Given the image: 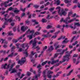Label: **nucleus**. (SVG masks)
<instances>
[{
  "instance_id": "55",
  "label": "nucleus",
  "mask_w": 80,
  "mask_h": 80,
  "mask_svg": "<svg viewBox=\"0 0 80 80\" xmlns=\"http://www.w3.org/2000/svg\"><path fill=\"white\" fill-rule=\"evenodd\" d=\"M31 72H27V75L28 76H30V75H31Z\"/></svg>"
},
{
  "instance_id": "57",
  "label": "nucleus",
  "mask_w": 80,
  "mask_h": 80,
  "mask_svg": "<svg viewBox=\"0 0 80 80\" xmlns=\"http://www.w3.org/2000/svg\"><path fill=\"white\" fill-rule=\"evenodd\" d=\"M55 31V29H53L50 31L49 32L51 33H53V32H54Z\"/></svg>"
},
{
  "instance_id": "64",
  "label": "nucleus",
  "mask_w": 80,
  "mask_h": 80,
  "mask_svg": "<svg viewBox=\"0 0 80 80\" xmlns=\"http://www.w3.org/2000/svg\"><path fill=\"white\" fill-rule=\"evenodd\" d=\"M13 9V8H12V7H10L8 9V10H9L10 11L12 10Z\"/></svg>"
},
{
  "instance_id": "30",
  "label": "nucleus",
  "mask_w": 80,
  "mask_h": 80,
  "mask_svg": "<svg viewBox=\"0 0 80 80\" xmlns=\"http://www.w3.org/2000/svg\"><path fill=\"white\" fill-rule=\"evenodd\" d=\"M47 61H46L44 62H42V66H43V65H46V64H47Z\"/></svg>"
},
{
  "instance_id": "1",
  "label": "nucleus",
  "mask_w": 80,
  "mask_h": 80,
  "mask_svg": "<svg viewBox=\"0 0 80 80\" xmlns=\"http://www.w3.org/2000/svg\"><path fill=\"white\" fill-rule=\"evenodd\" d=\"M70 55V54H66L65 56H64V58L62 59V61H61L59 62V63H57L56 64L57 67H58L59 66V65L60 64H62V63H63V62H65L66 60H67V62H68V60H70V58H69V57Z\"/></svg>"
},
{
  "instance_id": "63",
  "label": "nucleus",
  "mask_w": 80,
  "mask_h": 80,
  "mask_svg": "<svg viewBox=\"0 0 80 80\" xmlns=\"http://www.w3.org/2000/svg\"><path fill=\"white\" fill-rule=\"evenodd\" d=\"M56 37H57V36H53L52 38H56Z\"/></svg>"
},
{
  "instance_id": "60",
  "label": "nucleus",
  "mask_w": 80,
  "mask_h": 80,
  "mask_svg": "<svg viewBox=\"0 0 80 80\" xmlns=\"http://www.w3.org/2000/svg\"><path fill=\"white\" fill-rule=\"evenodd\" d=\"M69 10V9L67 8H65L64 9V11L65 12H68Z\"/></svg>"
},
{
  "instance_id": "7",
  "label": "nucleus",
  "mask_w": 80,
  "mask_h": 80,
  "mask_svg": "<svg viewBox=\"0 0 80 80\" xmlns=\"http://www.w3.org/2000/svg\"><path fill=\"white\" fill-rule=\"evenodd\" d=\"M63 10H64L63 9H62L61 13L60 12V10H59V11H58V13H59L60 16H62V15H63V16H66V15H67V12Z\"/></svg>"
},
{
  "instance_id": "2",
  "label": "nucleus",
  "mask_w": 80,
  "mask_h": 80,
  "mask_svg": "<svg viewBox=\"0 0 80 80\" xmlns=\"http://www.w3.org/2000/svg\"><path fill=\"white\" fill-rule=\"evenodd\" d=\"M70 20V18L69 17H67L65 20H64V18H62L60 22H63L67 24V23H71V22H73V21L75 20V18H73L70 20Z\"/></svg>"
},
{
  "instance_id": "29",
  "label": "nucleus",
  "mask_w": 80,
  "mask_h": 80,
  "mask_svg": "<svg viewBox=\"0 0 80 80\" xmlns=\"http://www.w3.org/2000/svg\"><path fill=\"white\" fill-rule=\"evenodd\" d=\"M27 0H21L20 2H22L23 3H26Z\"/></svg>"
},
{
  "instance_id": "54",
  "label": "nucleus",
  "mask_w": 80,
  "mask_h": 80,
  "mask_svg": "<svg viewBox=\"0 0 80 80\" xmlns=\"http://www.w3.org/2000/svg\"><path fill=\"white\" fill-rule=\"evenodd\" d=\"M25 76V75L24 74H22L21 75V76L20 77V79H22V78H23V77Z\"/></svg>"
},
{
  "instance_id": "25",
  "label": "nucleus",
  "mask_w": 80,
  "mask_h": 80,
  "mask_svg": "<svg viewBox=\"0 0 80 80\" xmlns=\"http://www.w3.org/2000/svg\"><path fill=\"white\" fill-rule=\"evenodd\" d=\"M75 25H77V26H78V27H80V24L79 22H75L74 23Z\"/></svg>"
},
{
  "instance_id": "48",
  "label": "nucleus",
  "mask_w": 80,
  "mask_h": 80,
  "mask_svg": "<svg viewBox=\"0 0 80 80\" xmlns=\"http://www.w3.org/2000/svg\"><path fill=\"white\" fill-rule=\"evenodd\" d=\"M18 39H17V40L14 39L13 40V42L16 43L18 42Z\"/></svg>"
},
{
  "instance_id": "62",
  "label": "nucleus",
  "mask_w": 80,
  "mask_h": 80,
  "mask_svg": "<svg viewBox=\"0 0 80 80\" xmlns=\"http://www.w3.org/2000/svg\"><path fill=\"white\" fill-rule=\"evenodd\" d=\"M47 48V46H45L44 48H43V51H45Z\"/></svg>"
},
{
  "instance_id": "59",
  "label": "nucleus",
  "mask_w": 80,
  "mask_h": 80,
  "mask_svg": "<svg viewBox=\"0 0 80 80\" xmlns=\"http://www.w3.org/2000/svg\"><path fill=\"white\" fill-rule=\"evenodd\" d=\"M77 56H78V55L76 54H75L73 56V57H77Z\"/></svg>"
},
{
  "instance_id": "31",
  "label": "nucleus",
  "mask_w": 80,
  "mask_h": 80,
  "mask_svg": "<svg viewBox=\"0 0 80 80\" xmlns=\"http://www.w3.org/2000/svg\"><path fill=\"white\" fill-rule=\"evenodd\" d=\"M15 19H18L19 21H20L21 20V19H20V17L18 16H16L15 17Z\"/></svg>"
},
{
  "instance_id": "42",
  "label": "nucleus",
  "mask_w": 80,
  "mask_h": 80,
  "mask_svg": "<svg viewBox=\"0 0 80 80\" xmlns=\"http://www.w3.org/2000/svg\"><path fill=\"white\" fill-rule=\"evenodd\" d=\"M42 67V66H41V64H39L38 65L37 67V68H41V67Z\"/></svg>"
},
{
  "instance_id": "51",
  "label": "nucleus",
  "mask_w": 80,
  "mask_h": 80,
  "mask_svg": "<svg viewBox=\"0 0 80 80\" xmlns=\"http://www.w3.org/2000/svg\"><path fill=\"white\" fill-rule=\"evenodd\" d=\"M8 73V71H6L4 75H7Z\"/></svg>"
},
{
  "instance_id": "22",
  "label": "nucleus",
  "mask_w": 80,
  "mask_h": 80,
  "mask_svg": "<svg viewBox=\"0 0 80 80\" xmlns=\"http://www.w3.org/2000/svg\"><path fill=\"white\" fill-rule=\"evenodd\" d=\"M47 76L48 77V78H51L52 76L51 75H50L49 74L47 73Z\"/></svg>"
},
{
  "instance_id": "21",
  "label": "nucleus",
  "mask_w": 80,
  "mask_h": 80,
  "mask_svg": "<svg viewBox=\"0 0 80 80\" xmlns=\"http://www.w3.org/2000/svg\"><path fill=\"white\" fill-rule=\"evenodd\" d=\"M1 40L2 41V43H4H4H5L6 44H7V43H8V42L7 41L5 42V40H3V39H1Z\"/></svg>"
},
{
  "instance_id": "6",
  "label": "nucleus",
  "mask_w": 80,
  "mask_h": 80,
  "mask_svg": "<svg viewBox=\"0 0 80 80\" xmlns=\"http://www.w3.org/2000/svg\"><path fill=\"white\" fill-rule=\"evenodd\" d=\"M26 62V58L25 57L22 58L21 59V60H19L18 61V64H20L21 65H22L24 63Z\"/></svg>"
},
{
  "instance_id": "17",
  "label": "nucleus",
  "mask_w": 80,
  "mask_h": 80,
  "mask_svg": "<svg viewBox=\"0 0 80 80\" xmlns=\"http://www.w3.org/2000/svg\"><path fill=\"white\" fill-rule=\"evenodd\" d=\"M33 34L32 33L31 35H28V36H27V37H28V38H29V39L30 40L32 39V38H33V37H32V36H33Z\"/></svg>"
},
{
  "instance_id": "23",
  "label": "nucleus",
  "mask_w": 80,
  "mask_h": 80,
  "mask_svg": "<svg viewBox=\"0 0 80 80\" xmlns=\"http://www.w3.org/2000/svg\"><path fill=\"white\" fill-rule=\"evenodd\" d=\"M51 28H52V26L50 25H48L47 27L46 28L47 29H50Z\"/></svg>"
},
{
  "instance_id": "19",
  "label": "nucleus",
  "mask_w": 80,
  "mask_h": 80,
  "mask_svg": "<svg viewBox=\"0 0 80 80\" xmlns=\"http://www.w3.org/2000/svg\"><path fill=\"white\" fill-rule=\"evenodd\" d=\"M37 20H32V22H35V24H36V25H38V22H36Z\"/></svg>"
},
{
  "instance_id": "10",
  "label": "nucleus",
  "mask_w": 80,
  "mask_h": 80,
  "mask_svg": "<svg viewBox=\"0 0 80 80\" xmlns=\"http://www.w3.org/2000/svg\"><path fill=\"white\" fill-rule=\"evenodd\" d=\"M29 33H33H33H34V31L33 30H32L30 31V29H28V31H27V32H26V33L24 34H25L26 36V35H27V34Z\"/></svg>"
},
{
  "instance_id": "56",
  "label": "nucleus",
  "mask_w": 80,
  "mask_h": 80,
  "mask_svg": "<svg viewBox=\"0 0 80 80\" xmlns=\"http://www.w3.org/2000/svg\"><path fill=\"white\" fill-rule=\"evenodd\" d=\"M35 53H37L36 52L33 53V51L31 53V55H32V56L34 55Z\"/></svg>"
},
{
  "instance_id": "53",
  "label": "nucleus",
  "mask_w": 80,
  "mask_h": 80,
  "mask_svg": "<svg viewBox=\"0 0 80 80\" xmlns=\"http://www.w3.org/2000/svg\"><path fill=\"white\" fill-rule=\"evenodd\" d=\"M33 40H32L30 42L29 45H31L32 43L33 44Z\"/></svg>"
},
{
  "instance_id": "32",
  "label": "nucleus",
  "mask_w": 80,
  "mask_h": 80,
  "mask_svg": "<svg viewBox=\"0 0 80 80\" xmlns=\"http://www.w3.org/2000/svg\"><path fill=\"white\" fill-rule=\"evenodd\" d=\"M73 71V69L67 75V76H69V75H71V73H72Z\"/></svg>"
},
{
  "instance_id": "41",
  "label": "nucleus",
  "mask_w": 80,
  "mask_h": 80,
  "mask_svg": "<svg viewBox=\"0 0 80 80\" xmlns=\"http://www.w3.org/2000/svg\"><path fill=\"white\" fill-rule=\"evenodd\" d=\"M60 0H57V5H60Z\"/></svg>"
},
{
  "instance_id": "18",
  "label": "nucleus",
  "mask_w": 80,
  "mask_h": 80,
  "mask_svg": "<svg viewBox=\"0 0 80 80\" xmlns=\"http://www.w3.org/2000/svg\"><path fill=\"white\" fill-rule=\"evenodd\" d=\"M14 49H15V46H13L11 48V52H14V50H13Z\"/></svg>"
},
{
  "instance_id": "46",
  "label": "nucleus",
  "mask_w": 80,
  "mask_h": 80,
  "mask_svg": "<svg viewBox=\"0 0 80 80\" xmlns=\"http://www.w3.org/2000/svg\"><path fill=\"white\" fill-rule=\"evenodd\" d=\"M65 37H66V36H62L61 37V39H62V40H63L64 39H65Z\"/></svg>"
},
{
  "instance_id": "49",
  "label": "nucleus",
  "mask_w": 80,
  "mask_h": 80,
  "mask_svg": "<svg viewBox=\"0 0 80 80\" xmlns=\"http://www.w3.org/2000/svg\"><path fill=\"white\" fill-rule=\"evenodd\" d=\"M20 9L21 11H22V12H24L25 10V9H26V8H24V9H23L22 8H21Z\"/></svg>"
},
{
  "instance_id": "9",
  "label": "nucleus",
  "mask_w": 80,
  "mask_h": 80,
  "mask_svg": "<svg viewBox=\"0 0 80 80\" xmlns=\"http://www.w3.org/2000/svg\"><path fill=\"white\" fill-rule=\"evenodd\" d=\"M2 68H4V69H8L10 68V65H8L7 66V64H5V65H2Z\"/></svg>"
},
{
  "instance_id": "38",
  "label": "nucleus",
  "mask_w": 80,
  "mask_h": 80,
  "mask_svg": "<svg viewBox=\"0 0 80 80\" xmlns=\"http://www.w3.org/2000/svg\"><path fill=\"white\" fill-rule=\"evenodd\" d=\"M56 10H57V9H58V11H59V10L60 11V9H61V8H60V6H58V7L56 8Z\"/></svg>"
},
{
  "instance_id": "45",
  "label": "nucleus",
  "mask_w": 80,
  "mask_h": 80,
  "mask_svg": "<svg viewBox=\"0 0 80 80\" xmlns=\"http://www.w3.org/2000/svg\"><path fill=\"white\" fill-rule=\"evenodd\" d=\"M20 45V43H18L16 44V46H17V48H19V46Z\"/></svg>"
},
{
  "instance_id": "47",
  "label": "nucleus",
  "mask_w": 80,
  "mask_h": 80,
  "mask_svg": "<svg viewBox=\"0 0 80 80\" xmlns=\"http://www.w3.org/2000/svg\"><path fill=\"white\" fill-rule=\"evenodd\" d=\"M72 15V12H69L68 15V17H70V15Z\"/></svg>"
},
{
  "instance_id": "52",
  "label": "nucleus",
  "mask_w": 80,
  "mask_h": 80,
  "mask_svg": "<svg viewBox=\"0 0 80 80\" xmlns=\"http://www.w3.org/2000/svg\"><path fill=\"white\" fill-rule=\"evenodd\" d=\"M69 40H68L67 41H65V40H64L63 41H62V43H67L69 42Z\"/></svg>"
},
{
  "instance_id": "5",
  "label": "nucleus",
  "mask_w": 80,
  "mask_h": 80,
  "mask_svg": "<svg viewBox=\"0 0 80 80\" xmlns=\"http://www.w3.org/2000/svg\"><path fill=\"white\" fill-rule=\"evenodd\" d=\"M4 19V20L6 21V22H10V23H11V22H15V20L13 19V18H11L7 19L6 18H3L1 20L2 21V20H3V19Z\"/></svg>"
},
{
  "instance_id": "34",
  "label": "nucleus",
  "mask_w": 80,
  "mask_h": 80,
  "mask_svg": "<svg viewBox=\"0 0 80 80\" xmlns=\"http://www.w3.org/2000/svg\"><path fill=\"white\" fill-rule=\"evenodd\" d=\"M40 6L38 5H34V7L35 8H38Z\"/></svg>"
},
{
  "instance_id": "11",
  "label": "nucleus",
  "mask_w": 80,
  "mask_h": 80,
  "mask_svg": "<svg viewBox=\"0 0 80 80\" xmlns=\"http://www.w3.org/2000/svg\"><path fill=\"white\" fill-rule=\"evenodd\" d=\"M36 39L35 38L34 40H33V43H32L33 48H34V47L37 46V41H36Z\"/></svg>"
},
{
  "instance_id": "39",
  "label": "nucleus",
  "mask_w": 80,
  "mask_h": 80,
  "mask_svg": "<svg viewBox=\"0 0 80 80\" xmlns=\"http://www.w3.org/2000/svg\"><path fill=\"white\" fill-rule=\"evenodd\" d=\"M64 2L65 3H68L70 2V1H69L68 0H65Z\"/></svg>"
},
{
  "instance_id": "15",
  "label": "nucleus",
  "mask_w": 80,
  "mask_h": 80,
  "mask_svg": "<svg viewBox=\"0 0 80 80\" xmlns=\"http://www.w3.org/2000/svg\"><path fill=\"white\" fill-rule=\"evenodd\" d=\"M15 65V63H14L12 64H11V66L10 67V68L9 70V72H11V70H12V69L13 67V66H14V65Z\"/></svg>"
},
{
  "instance_id": "24",
  "label": "nucleus",
  "mask_w": 80,
  "mask_h": 80,
  "mask_svg": "<svg viewBox=\"0 0 80 80\" xmlns=\"http://www.w3.org/2000/svg\"><path fill=\"white\" fill-rule=\"evenodd\" d=\"M13 52H12V53L11 54H9L8 56V57H13Z\"/></svg>"
},
{
  "instance_id": "26",
  "label": "nucleus",
  "mask_w": 80,
  "mask_h": 80,
  "mask_svg": "<svg viewBox=\"0 0 80 80\" xmlns=\"http://www.w3.org/2000/svg\"><path fill=\"white\" fill-rule=\"evenodd\" d=\"M7 3H8L7 2V1L6 2L4 3V4L5 5V7H8V5L7 4Z\"/></svg>"
},
{
  "instance_id": "27",
  "label": "nucleus",
  "mask_w": 80,
  "mask_h": 80,
  "mask_svg": "<svg viewBox=\"0 0 80 80\" xmlns=\"http://www.w3.org/2000/svg\"><path fill=\"white\" fill-rule=\"evenodd\" d=\"M8 35L9 36H11L12 35H13V34L12 33V31H10V32L8 33Z\"/></svg>"
},
{
  "instance_id": "37",
  "label": "nucleus",
  "mask_w": 80,
  "mask_h": 80,
  "mask_svg": "<svg viewBox=\"0 0 80 80\" xmlns=\"http://www.w3.org/2000/svg\"><path fill=\"white\" fill-rule=\"evenodd\" d=\"M78 43V41H76L74 43H72V45L73 46H75L76 45H77V44Z\"/></svg>"
},
{
  "instance_id": "43",
  "label": "nucleus",
  "mask_w": 80,
  "mask_h": 80,
  "mask_svg": "<svg viewBox=\"0 0 80 80\" xmlns=\"http://www.w3.org/2000/svg\"><path fill=\"white\" fill-rule=\"evenodd\" d=\"M25 13L23 12L22 13V14L21 16V18H22V17H23L25 16Z\"/></svg>"
},
{
  "instance_id": "50",
  "label": "nucleus",
  "mask_w": 80,
  "mask_h": 80,
  "mask_svg": "<svg viewBox=\"0 0 80 80\" xmlns=\"http://www.w3.org/2000/svg\"><path fill=\"white\" fill-rule=\"evenodd\" d=\"M50 15H48L47 17H46L47 19H48V20H50Z\"/></svg>"
},
{
  "instance_id": "35",
  "label": "nucleus",
  "mask_w": 80,
  "mask_h": 80,
  "mask_svg": "<svg viewBox=\"0 0 80 80\" xmlns=\"http://www.w3.org/2000/svg\"><path fill=\"white\" fill-rule=\"evenodd\" d=\"M55 10V8H52L49 9V10L50 11V12H52V11H53V10Z\"/></svg>"
},
{
  "instance_id": "33",
  "label": "nucleus",
  "mask_w": 80,
  "mask_h": 80,
  "mask_svg": "<svg viewBox=\"0 0 80 80\" xmlns=\"http://www.w3.org/2000/svg\"><path fill=\"white\" fill-rule=\"evenodd\" d=\"M50 32H48V34H47V35H42V36L44 37H45L46 38H47V37H48V34Z\"/></svg>"
},
{
  "instance_id": "40",
  "label": "nucleus",
  "mask_w": 80,
  "mask_h": 80,
  "mask_svg": "<svg viewBox=\"0 0 80 80\" xmlns=\"http://www.w3.org/2000/svg\"><path fill=\"white\" fill-rule=\"evenodd\" d=\"M41 69H42V68H39L38 69V73H41L42 72V71H41V70H40Z\"/></svg>"
},
{
  "instance_id": "4",
  "label": "nucleus",
  "mask_w": 80,
  "mask_h": 80,
  "mask_svg": "<svg viewBox=\"0 0 80 80\" xmlns=\"http://www.w3.org/2000/svg\"><path fill=\"white\" fill-rule=\"evenodd\" d=\"M28 45V43H25L22 44V48H23L24 49L25 48V47H27L25 50L26 52H24V53L26 54V57H28V53L27 52V50L28 49V48L29 47V46Z\"/></svg>"
},
{
  "instance_id": "8",
  "label": "nucleus",
  "mask_w": 80,
  "mask_h": 80,
  "mask_svg": "<svg viewBox=\"0 0 80 80\" xmlns=\"http://www.w3.org/2000/svg\"><path fill=\"white\" fill-rule=\"evenodd\" d=\"M68 50V48H67L65 49H63L62 52L59 53H58V55H59V54H60V55H61L58 57V58H62V55H63V53H64V52H65V51H67Z\"/></svg>"
},
{
  "instance_id": "16",
  "label": "nucleus",
  "mask_w": 80,
  "mask_h": 80,
  "mask_svg": "<svg viewBox=\"0 0 80 80\" xmlns=\"http://www.w3.org/2000/svg\"><path fill=\"white\" fill-rule=\"evenodd\" d=\"M53 50V46H51L49 48L48 51L51 52V51Z\"/></svg>"
},
{
  "instance_id": "13",
  "label": "nucleus",
  "mask_w": 80,
  "mask_h": 80,
  "mask_svg": "<svg viewBox=\"0 0 80 80\" xmlns=\"http://www.w3.org/2000/svg\"><path fill=\"white\" fill-rule=\"evenodd\" d=\"M25 37V34H24L22 35L20 37L18 38V40H22V38H23Z\"/></svg>"
},
{
  "instance_id": "36",
  "label": "nucleus",
  "mask_w": 80,
  "mask_h": 80,
  "mask_svg": "<svg viewBox=\"0 0 80 80\" xmlns=\"http://www.w3.org/2000/svg\"><path fill=\"white\" fill-rule=\"evenodd\" d=\"M42 22H43V23H44V22H47V20L43 18V19H42Z\"/></svg>"
},
{
  "instance_id": "12",
  "label": "nucleus",
  "mask_w": 80,
  "mask_h": 80,
  "mask_svg": "<svg viewBox=\"0 0 80 80\" xmlns=\"http://www.w3.org/2000/svg\"><path fill=\"white\" fill-rule=\"evenodd\" d=\"M27 29H28V27H24V26H22L21 27V30L23 32H25Z\"/></svg>"
},
{
  "instance_id": "58",
  "label": "nucleus",
  "mask_w": 80,
  "mask_h": 80,
  "mask_svg": "<svg viewBox=\"0 0 80 80\" xmlns=\"http://www.w3.org/2000/svg\"><path fill=\"white\" fill-rule=\"evenodd\" d=\"M35 34L36 35H40V33L39 32H35Z\"/></svg>"
},
{
  "instance_id": "28",
  "label": "nucleus",
  "mask_w": 80,
  "mask_h": 80,
  "mask_svg": "<svg viewBox=\"0 0 80 80\" xmlns=\"http://www.w3.org/2000/svg\"><path fill=\"white\" fill-rule=\"evenodd\" d=\"M47 73L48 74H52L53 73V72H51V71H48L47 72Z\"/></svg>"
},
{
  "instance_id": "44",
  "label": "nucleus",
  "mask_w": 80,
  "mask_h": 80,
  "mask_svg": "<svg viewBox=\"0 0 80 80\" xmlns=\"http://www.w3.org/2000/svg\"><path fill=\"white\" fill-rule=\"evenodd\" d=\"M19 12H20V10H15L14 11V12L15 13H18Z\"/></svg>"
},
{
  "instance_id": "61",
  "label": "nucleus",
  "mask_w": 80,
  "mask_h": 80,
  "mask_svg": "<svg viewBox=\"0 0 80 80\" xmlns=\"http://www.w3.org/2000/svg\"><path fill=\"white\" fill-rule=\"evenodd\" d=\"M75 37H76V36H74L72 38V39L71 40V42H73L74 38H75Z\"/></svg>"
},
{
  "instance_id": "14",
  "label": "nucleus",
  "mask_w": 80,
  "mask_h": 80,
  "mask_svg": "<svg viewBox=\"0 0 80 80\" xmlns=\"http://www.w3.org/2000/svg\"><path fill=\"white\" fill-rule=\"evenodd\" d=\"M11 71H12V72H10V73H13L17 72V70H16L15 68L13 69L12 68L11 70Z\"/></svg>"
},
{
  "instance_id": "20",
  "label": "nucleus",
  "mask_w": 80,
  "mask_h": 80,
  "mask_svg": "<svg viewBox=\"0 0 80 80\" xmlns=\"http://www.w3.org/2000/svg\"><path fill=\"white\" fill-rule=\"evenodd\" d=\"M45 73H46V71H43V72L42 73L43 74V77L44 78H46V77H47V76L45 75Z\"/></svg>"
},
{
  "instance_id": "3",
  "label": "nucleus",
  "mask_w": 80,
  "mask_h": 80,
  "mask_svg": "<svg viewBox=\"0 0 80 80\" xmlns=\"http://www.w3.org/2000/svg\"><path fill=\"white\" fill-rule=\"evenodd\" d=\"M58 53H56L55 54L54 57L51 58V60L52 62H51V65H53V64H55V63H58L59 61L58 59L56 60H54V59L55 58H57L58 56Z\"/></svg>"
}]
</instances>
